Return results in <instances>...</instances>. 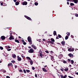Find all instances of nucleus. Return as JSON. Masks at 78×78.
Returning <instances> with one entry per match:
<instances>
[{
	"label": "nucleus",
	"instance_id": "33",
	"mask_svg": "<svg viewBox=\"0 0 78 78\" xmlns=\"http://www.w3.org/2000/svg\"><path fill=\"white\" fill-rule=\"evenodd\" d=\"M60 76L61 78H64V76H63V75L60 74Z\"/></svg>",
	"mask_w": 78,
	"mask_h": 78
},
{
	"label": "nucleus",
	"instance_id": "8",
	"mask_svg": "<svg viewBox=\"0 0 78 78\" xmlns=\"http://www.w3.org/2000/svg\"><path fill=\"white\" fill-rule=\"evenodd\" d=\"M8 67H9V66H12V67H13V65H12V63H9L8 65Z\"/></svg>",
	"mask_w": 78,
	"mask_h": 78
},
{
	"label": "nucleus",
	"instance_id": "56",
	"mask_svg": "<svg viewBox=\"0 0 78 78\" xmlns=\"http://www.w3.org/2000/svg\"><path fill=\"white\" fill-rule=\"evenodd\" d=\"M71 37H72V38H73V37H74V36H73V35H71Z\"/></svg>",
	"mask_w": 78,
	"mask_h": 78
},
{
	"label": "nucleus",
	"instance_id": "7",
	"mask_svg": "<svg viewBox=\"0 0 78 78\" xmlns=\"http://www.w3.org/2000/svg\"><path fill=\"white\" fill-rule=\"evenodd\" d=\"M28 3L26 1H24L23 2V5H27Z\"/></svg>",
	"mask_w": 78,
	"mask_h": 78
},
{
	"label": "nucleus",
	"instance_id": "49",
	"mask_svg": "<svg viewBox=\"0 0 78 78\" xmlns=\"http://www.w3.org/2000/svg\"><path fill=\"white\" fill-rule=\"evenodd\" d=\"M75 16H76V17H78V14H76L75 15Z\"/></svg>",
	"mask_w": 78,
	"mask_h": 78
},
{
	"label": "nucleus",
	"instance_id": "9",
	"mask_svg": "<svg viewBox=\"0 0 78 78\" xmlns=\"http://www.w3.org/2000/svg\"><path fill=\"white\" fill-rule=\"evenodd\" d=\"M31 46L32 47H33L34 48V49L35 50H36V49H37V47L36 46H35V45H32Z\"/></svg>",
	"mask_w": 78,
	"mask_h": 78
},
{
	"label": "nucleus",
	"instance_id": "4",
	"mask_svg": "<svg viewBox=\"0 0 78 78\" xmlns=\"http://www.w3.org/2000/svg\"><path fill=\"white\" fill-rule=\"evenodd\" d=\"M9 40L10 41H11V40H14V37L13 36H10L9 38Z\"/></svg>",
	"mask_w": 78,
	"mask_h": 78
},
{
	"label": "nucleus",
	"instance_id": "21",
	"mask_svg": "<svg viewBox=\"0 0 78 78\" xmlns=\"http://www.w3.org/2000/svg\"><path fill=\"white\" fill-rule=\"evenodd\" d=\"M53 34L54 35H56V31H54Z\"/></svg>",
	"mask_w": 78,
	"mask_h": 78
},
{
	"label": "nucleus",
	"instance_id": "58",
	"mask_svg": "<svg viewBox=\"0 0 78 78\" xmlns=\"http://www.w3.org/2000/svg\"><path fill=\"white\" fill-rule=\"evenodd\" d=\"M43 41H46L45 39H43Z\"/></svg>",
	"mask_w": 78,
	"mask_h": 78
},
{
	"label": "nucleus",
	"instance_id": "39",
	"mask_svg": "<svg viewBox=\"0 0 78 78\" xmlns=\"http://www.w3.org/2000/svg\"><path fill=\"white\" fill-rule=\"evenodd\" d=\"M35 77H36V78H37V74H35Z\"/></svg>",
	"mask_w": 78,
	"mask_h": 78
},
{
	"label": "nucleus",
	"instance_id": "42",
	"mask_svg": "<svg viewBox=\"0 0 78 78\" xmlns=\"http://www.w3.org/2000/svg\"><path fill=\"white\" fill-rule=\"evenodd\" d=\"M67 2H72V0H66Z\"/></svg>",
	"mask_w": 78,
	"mask_h": 78
},
{
	"label": "nucleus",
	"instance_id": "20",
	"mask_svg": "<svg viewBox=\"0 0 78 78\" xmlns=\"http://www.w3.org/2000/svg\"><path fill=\"white\" fill-rule=\"evenodd\" d=\"M61 44L62 45H65V41H62Z\"/></svg>",
	"mask_w": 78,
	"mask_h": 78
},
{
	"label": "nucleus",
	"instance_id": "6",
	"mask_svg": "<svg viewBox=\"0 0 78 78\" xmlns=\"http://www.w3.org/2000/svg\"><path fill=\"white\" fill-rule=\"evenodd\" d=\"M68 56L70 57V58H73V55L71 54V53H69L68 55Z\"/></svg>",
	"mask_w": 78,
	"mask_h": 78
},
{
	"label": "nucleus",
	"instance_id": "40",
	"mask_svg": "<svg viewBox=\"0 0 78 78\" xmlns=\"http://www.w3.org/2000/svg\"><path fill=\"white\" fill-rule=\"evenodd\" d=\"M32 69L33 70H34V69H35V68H34V67H33L32 68Z\"/></svg>",
	"mask_w": 78,
	"mask_h": 78
},
{
	"label": "nucleus",
	"instance_id": "60",
	"mask_svg": "<svg viewBox=\"0 0 78 78\" xmlns=\"http://www.w3.org/2000/svg\"><path fill=\"white\" fill-rule=\"evenodd\" d=\"M21 56L22 58H23V57L24 56H23V55H21Z\"/></svg>",
	"mask_w": 78,
	"mask_h": 78
},
{
	"label": "nucleus",
	"instance_id": "17",
	"mask_svg": "<svg viewBox=\"0 0 78 78\" xmlns=\"http://www.w3.org/2000/svg\"><path fill=\"white\" fill-rule=\"evenodd\" d=\"M15 41L17 43H20V42H19V41L18 40H15Z\"/></svg>",
	"mask_w": 78,
	"mask_h": 78
},
{
	"label": "nucleus",
	"instance_id": "13",
	"mask_svg": "<svg viewBox=\"0 0 78 78\" xmlns=\"http://www.w3.org/2000/svg\"><path fill=\"white\" fill-rule=\"evenodd\" d=\"M16 5H19V2L17 1L15 3Z\"/></svg>",
	"mask_w": 78,
	"mask_h": 78
},
{
	"label": "nucleus",
	"instance_id": "62",
	"mask_svg": "<svg viewBox=\"0 0 78 78\" xmlns=\"http://www.w3.org/2000/svg\"><path fill=\"white\" fill-rule=\"evenodd\" d=\"M75 74H76V75H78V73H75Z\"/></svg>",
	"mask_w": 78,
	"mask_h": 78
},
{
	"label": "nucleus",
	"instance_id": "5",
	"mask_svg": "<svg viewBox=\"0 0 78 78\" xmlns=\"http://www.w3.org/2000/svg\"><path fill=\"white\" fill-rule=\"evenodd\" d=\"M68 51H74V49L73 48L72 49L71 48H69L68 49Z\"/></svg>",
	"mask_w": 78,
	"mask_h": 78
},
{
	"label": "nucleus",
	"instance_id": "41",
	"mask_svg": "<svg viewBox=\"0 0 78 78\" xmlns=\"http://www.w3.org/2000/svg\"><path fill=\"white\" fill-rule=\"evenodd\" d=\"M41 39H39L37 40V41H38V42H41Z\"/></svg>",
	"mask_w": 78,
	"mask_h": 78
},
{
	"label": "nucleus",
	"instance_id": "27",
	"mask_svg": "<svg viewBox=\"0 0 78 78\" xmlns=\"http://www.w3.org/2000/svg\"><path fill=\"white\" fill-rule=\"evenodd\" d=\"M51 40L52 41V42H55V40L53 38H51Z\"/></svg>",
	"mask_w": 78,
	"mask_h": 78
},
{
	"label": "nucleus",
	"instance_id": "36",
	"mask_svg": "<svg viewBox=\"0 0 78 78\" xmlns=\"http://www.w3.org/2000/svg\"><path fill=\"white\" fill-rule=\"evenodd\" d=\"M45 52H46V53H49V52H48V50L45 51Z\"/></svg>",
	"mask_w": 78,
	"mask_h": 78
},
{
	"label": "nucleus",
	"instance_id": "3",
	"mask_svg": "<svg viewBox=\"0 0 78 78\" xmlns=\"http://www.w3.org/2000/svg\"><path fill=\"white\" fill-rule=\"evenodd\" d=\"M28 52L30 53H32L34 52V50H33V49L31 48L30 49V50L28 51Z\"/></svg>",
	"mask_w": 78,
	"mask_h": 78
},
{
	"label": "nucleus",
	"instance_id": "47",
	"mask_svg": "<svg viewBox=\"0 0 78 78\" xmlns=\"http://www.w3.org/2000/svg\"><path fill=\"white\" fill-rule=\"evenodd\" d=\"M23 44L24 45H26V44H27V43H26V42H24L23 43Z\"/></svg>",
	"mask_w": 78,
	"mask_h": 78
},
{
	"label": "nucleus",
	"instance_id": "54",
	"mask_svg": "<svg viewBox=\"0 0 78 78\" xmlns=\"http://www.w3.org/2000/svg\"><path fill=\"white\" fill-rule=\"evenodd\" d=\"M3 5V3L2 2H1V6H2Z\"/></svg>",
	"mask_w": 78,
	"mask_h": 78
},
{
	"label": "nucleus",
	"instance_id": "52",
	"mask_svg": "<svg viewBox=\"0 0 78 78\" xmlns=\"http://www.w3.org/2000/svg\"><path fill=\"white\" fill-rule=\"evenodd\" d=\"M52 41H48V43H51V42H52Z\"/></svg>",
	"mask_w": 78,
	"mask_h": 78
},
{
	"label": "nucleus",
	"instance_id": "14",
	"mask_svg": "<svg viewBox=\"0 0 78 78\" xmlns=\"http://www.w3.org/2000/svg\"><path fill=\"white\" fill-rule=\"evenodd\" d=\"M30 65H33V61L30 60Z\"/></svg>",
	"mask_w": 78,
	"mask_h": 78
},
{
	"label": "nucleus",
	"instance_id": "35",
	"mask_svg": "<svg viewBox=\"0 0 78 78\" xmlns=\"http://www.w3.org/2000/svg\"><path fill=\"white\" fill-rule=\"evenodd\" d=\"M23 72L25 73H27V72H26V70L25 69H24L23 70Z\"/></svg>",
	"mask_w": 78,
	"mask_h": 78
},
{
	"label": "nucleus",
	"instance_id": "46",
	"mask_svg": "<svg viewBox=\"0 0 78 78\" xmlns=\"http://www.w3.org/2000/svg\"><path fill=\"white\" fill-rule=\"evenodd\" d=\"M6 47L7 48H11V47H10L9 46H8V47L6 46Z\"/></svg>",
	"mask_w": 78,
	"mask_h": 78
},
{
	"label": "nucleus",
	"instance_id": "22",
	"mask_svg": "<svg viewBox=\"0 0 78 78\" xmlns=\"http://www.w3.org/2000/svg\"><path fill=\"white\" fill-rule=\"evenodd\" d=\"M70 5L71 6H74V4H73V3H70Z\"/></svg>",
	"mask_w": 78,
	"mask_h": 78
},
{
	"label": "nucleus",
	"instance_id": "31",
	"mask_svg": "<svg viewBox=\"0 0 78 78\" xmlns=\"http://www.w3.org/2000/svg\"><path fill=\"white\" fill-rule=\"evenodd\" d=\"M26 72L28 73L30 72V71L29 70L27 69Z\"/></svg>",
	"mask_w": 78,
	"mask_h": 78
},
{
	"label": "nucleus",
	"instance_id": "1",
	"mask_svg": "<svg viewBox=\"0 0 78 78\" xmlns=\"http://www.w3.org/2000/svg\"><path fill=\"white\" fill-rule=\"evenodd\" d=\"M27 40L29 42L31 43L32 42V40H31V38L30 37H27Z\"/></svg>",
	"mask_w": 78,
	"mask_h": 78
},
{
	"label": "nucleus",
	"instance_id": "51",
	"mask_svg": "<svg viewBox=\"0 0 78 78\" xmlns=\"http://www.w3.org/2000/svg\"><path fill=\"white\" fill-rule=\"evenodd\" d=\"M6 78H10V77H9V76H6Z\"/></svg>",
	"mask_w": 78,
	"mask_h": 78
},
{
	"label": "nucleus",
	"instance_id": "23",
	"mask_svg": "<svg viewBox=\"0 0 78 78\" xmlns=\"http://www.w3.org/2000/svg\"><path fill=\"white\" fill-rule=\"evenodd\" d=\"M69 39V36H66L65 37V39L66 40H67V39Z\"/></svg>",
	"mask_w": 78,
	"mask_h": 78
},
{
	"label": "nucleus",
	"instance_id": "12",
	"mask_svg": "<svg viewBox=\"0 0 78 78\" xmlns=\"http://www.w3.org/2000/svg\"><path fill=\"white\" fill-rule=\"evenodd\" d=\"M12 56L13 58H16V55L14 54H12Z\"/></svg>",
	"mask_w": 78,
	"mask_h": 78
},
{
	"label": "nucleus",
	"instance_id": "45",
	"mask_svg": "<svg viewBox=\"0 0 78 78\" xmlns=\"http://www.w3.org/2000/svg\"><path fill=\"white\" fill-rule=\"evenodd\" d=\"M7 50L8 51H11V49H7Z\"/></svg>",
	"mask_w": 78,
	"mask_h": 78
},
{
	"label": "nucleus",
	"instance_id": "18",
	"mask_svg": "<svg viewBox=\"0 0 78 78\" xmlns=\"http://www.w3.org/2000/svg\"><path fill=\"white\" fill-rule=\"evenodd\" d=\"M22 60V58H21V57H20L18 58V61H20Z\"/></svg>",
	"mask_w": 78,
	"mask_h": 78
},
{
	"label": "nucleus",
	"instance_id": "34",
	"mask_svg": "<svg viewBox=\"0 0 78 78\" xmlns=\"http://www.w3.org/2000/svg\"><path fill=\"white\" fill-rule=\"evenodd\" d=\"M0 49L1 50H3V48L2 46H1L0 47Z\"/></svg>",
	"mask_w": 78,
	"mask_h": 78
},
{
	"label": "nucleus",
	"instance_id": "26",
	"mask_svg": "<svg viewBox=\"0 0 78 78\" xmlns=\"http://www.w3.org/2000/svg\"><path fill=\"white\" fill-rule=\"evenodd\" d=\"M26 59H29V60H31V58L29 57H26Z\"/></svg>",
	"mask_w": 78,
	"mask_h": 78
},
{
	"label": "nucleus",
	"instance_id": "57",
	"mask_svg": "<svg viewBox=\"0 0 78 78\" xmlns=\"http://www.w3.org/2000/svg\"><path fill=\"white\" fill-rule=\"evenodd\" d=\"M61 70L62 71V72H64V70L62 69H61Z\"/></svg>",
	"mask_w": 78,
	"mask_h": 78
},
{
	"label": "nucleus",
	"instance_id": "11",
	"mask_svg": "<svg viewBox=\"0 0 78 78\" xmlns=\"http://www.w3.org/2000/svg\"><path fill=\"white\" fill-rule=\"evenodd\" d=\"M5 36H2L1 37V38L2 39V40H4V39H5Z\"/></svg>",
	"mask_w": 78,
	"mask_h": 78
},
{
	"label": "nucleus",
	"instance_id": "43",
	"mask_svg": "<svg viewBox=\"0 0 78 78\" xmlns=\"http://www.w3.org/2000/svg\"><path fill=\"white\" fill-rule=\"evenodd\" d=\"M63 63H64V64H66V61L64 60L63 61Z\"/></svg>",
	"mask_w": 78,
	"mask_h": 78
},
{
	"label": "nucleus",
	"instance_id": "53",
	"mask_svg": "<svg viewBox=\"0 0 78 78\" xmlns=\"http://www.w3.org/2000/svg\"><path fill=\"white\" fill-rule=\"evenodd\" d=\"M15 68H16H16H17V65H15Z\"/></svg>",
	"mask_w": 78,
	"mask_h": 78
},
{
	"label": "nucleus",
	"instance_id": "64",
	"mask_svg": "<svg viewBox=\"0 0 78 78\" xmlns=\"http://www.w3.org/2000/svg\"><path fill=\"white\" fill-rule=\"evenodd\" d=\"M51 44H53V42L52 41V42H51Z\"/></svg>",
	"mask_w": 78,
	"mask_h": 78
},
{
	"label": "nucleus",
	"instance_id": "15",
	"mask_svg": "<svg viewBox=\"0 0 78 78\" xmlns=\"http://www.w3.org/2000/svg\"><path fill=\"white\" fill-rule=\"evenodd\" d=\"M73 2L75 3H77L78 2V0H74Z\"/></svg>",
	"mask_w": 78,
	"mask_h": 78
},
{
	"label": "nucleus",
	"instance_id": "28",
	"mask_svg": "<svg viewBox=\"0 0 78 78\" xmlns=\"http://www.w3.org/2000/svg\"><path fill=\"white\" fill-rule=\"evenodd\" d=\"M71 64H73V63H74V61H73V60H71Z\"/></svg>",
	"mask_w": 78,
	"mask_h": 78
},
{
	"label": "nucleus",
	"instance_id": "25",
	"mask_svg": "<svg viewBox=\"0 0 78 78\" xmlns=\"http://www.w3.org/2000/svg\"><path fill=\"white\" fill-rule=\"evenodd\" d=\"M34 5L36 6H37V5H38V3L37 2H35Z\"/></svg>",
	"mask_w": 78,
	"mask_h": 78
},
{
	"label": "nucleus",
	"instance_id": "16",
	"mask_svg": "<svg viewBox=\"0 0 78 78\" xmlns=\"http://www.w3.org/2000/svg\"><path fill=\"white\" fill-rule=\"evenodd\" d=\"M40 56L41 57H42V58H44V56H43V57H42V56H43V55H42V54L41 53H40Z\"/></svg>",
	"mask_w": 78,
	"mask_h": 78
},
{
	"label": "nucleus",
	"instance_id": "30",
	"mask_svg": "<svg viewBox=\"0 0 78 78\" xmlns=\"http://www.w3.org/2000/svg\"><path fill=\"white\" fill-rule=\"evenodd\" d=\"M11 62L12 63H15L16 62V61L14 60H13L11 61Z\"/></svg>",
	"mask_w": 78,
	"mask_h": 78
},
{
	"label": "nucleus",
	"instance_id": "24",
	"mask_svg": "<svg viewBox=\"0 0 78 78\" xmlns=\"http://www.w3.org/2000/svg\"><path fill=\"white\" fill-rule=\"evenodd\" d=\"M58 36L59 38H61V37H62V36H61L60 34H58Z\"/></svg>",
	"mask_w": 78,
	"mask_h": 78
},
{
	"label": "nucleus",
	"instance_id": "37",
	"mask_svg": "<svg viewBox=\"0 0 78 78\" xmlns=\"http://www.w3.org/2000/svg\"><path fill=\"white\" fill-rule=\"evenodd\" d=\"M67 35L68 36H70V33L69 32H68V33H67Z\"/></svg>",
	"mask_w": 78,
	"mask_h": 78
},
{
	"label": "nucleus",
	"instance_id": "48",
	"mask_svg": "<svg viewBox=\"0 0 78 78\" xmlns=\"http://www.w3.org/2000/svg\"><path fill=\"white\" fill-rule=\"evenodd\" d=\"M68 77L69 78H74L73 77H71V76H68Z\"/></svg>",
	"mask_w": 78,
	"mask_h": 78
},
{
	"label": "nucleus",
	"instance_id": "19",
	"mask_svg": "<svg viewBox=\"0 0 78 78\" xmlns=\"http://www.w3.org/2000/svg\"><path fill=\"white\" fill-rule=\"evenodd\" d=\"M65 70L66 71H68L69 70V68L68 67L66 68L65 69Z\"/></svg>",
	"mask_w": 78,
	"mask_h": 78
},
{
	"label": "nucleus",
	"instance_id": "2",
	"mask_svg": "<svg viewBox=\"0 0 78 78\" xmlns=\"http://www.w3.org/2000/svg\"><path fill=\"white\" fill-rule=\"evenodd\" d=\"M24 17H25L27 19H28V20H30V21L32 20L31 19L30 17L28 16H27L26 15H24Z\"/></svg>",
	"mask_w": 78,
	"mask_h": 78
},
{
	"label": "nucleus",
	"instance_id": "44",
	"mask_svg": "<svg viewBox=\"0 0 78 78\" xmlns=\"http://www.w3.org/2000/svg\"><path fill=\"white\" fill-rule=\"evenodd\" d=\"M66 77H67V75H65L64 76H63V78H66Z\"/></svg>",
	"mask_w": 78,
	"mask_h": 78
},
{
	"label": "nucleus",
	"instance_id": "63",
	"mask_svg": "<svg viewBox=\"0 0 78 78\" xmlns=\"http://www.w3.org/2000/svg\"><path fill=\"white\" fill-rule=\"evenodd\" d=\"M67 5H69V2H67Z\"/></svg>",
	"mask_w": 78,
	"mask_h": 78
},
{
	"label": "nucleus",
	"instance_id": "10",
	"mask_svg": "<svg viewBox=\"0 0 78 78\" xmlns=\"http://www.w3.org/2000/svg\"><path fill=\"white\" fill-rule=\"evenodd\" d=\"M42 69L43 70V72H48L47 70H46L45 69V68H42Z\"/></svg>",
	"mask_w": 78,
	"mask_h": 78
},
{
	"label": "nucleus",
	"instance_id": "29",
	"mask_svg": "<svg viewBox=\"0 0 78 78\" xmlns=\"http://www.w3.org/2000/svg\"><path fill=\"white\" fill-rule=\"evenodd\" d=\"M2 72H3V73H6V70H3L2 71Z\"/></svg>",
	"mask_w": 78,
	"mask_h": 78
},
{
	"label": "nucleus",
	"instance_id": "50",
	"mask_svg": "<svg viewBox=\"0 0 78 78\" xmlns=\"http://www.w3.org/2000/svg\"><path fill=\"white\" fill-rule=\"evenodd\" d=\"M68 62H70V59H68Z\"/></svg>",
	"mask_w": 78,
	"mask_h": 78
},
{
	"label": "nucleus",
	"instance_id": "32",
	"mask_svg": "<svg viewBox=\"0 0 78 78\" xmlns=\"http://www.w3.org/2000/svg\"><path fill=\"white\" fill-rule=\"evenodd\" d=\"M19 71L20 72H21V73L23 72V71H22V69L20 70Z\"/></svg>",
	"mask_w": 78,
	"mask_h": 78
},
{
	"label": "nucleus",
	"instance_id": "38",
	"mask_svg": "<svg viewBox=\"0 0 78 78\" xmlns=\"http://www.w3.org/2000/svg\"><path fill=\"white\" fill-rule=\"evenodd\" d=\"M10 36H12V32H10Z\"/></svg>",
	"mask_w": 78,
	"mask_h": 78
},
{
	"label": "nucleus",
	"instance_id": "61",
	"mask_svg": "<svg viewBox=\"0 0 78 78\" xmlns=\"http://www.w3.org/2000/svg\"><path fill=\"white\" fill-rule=\"evenodd\" d=\"M51 53H53V51H51Z\"/></svg>",
	"mask_w": 78,
	"mask_h": 78
},
{
	"label": "nucleus",
	"instance_id": "55",
	"mask_svg": "<svg viewBox=\"0 0 78 78\" xmlns=\"http://www.w3.org/2000/svg\"><path fill=\"white\" fill-rule=\"evenodd\" d=\"M22 42H23V43L24 42H25V41H24V40H22Z\"/></svg>",
	"mask_w": 78,
	"mask_h": 78
},
{
	"label": "nucleus",
	"instance_id": "59",
	"mask_svg": "<svg viewBox=\"0 0 78 78\" xmlns=\"http://www.w3.org/2000/svg\"><path fill=\"white\" fill-rule=\"evenodd\" d=\"M17 0H13V1L14 2H16Z\"/></svg>",
	"mask_w": 78,
	"mask_h": 78
}]
</instances>
